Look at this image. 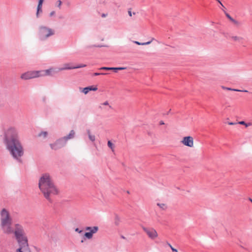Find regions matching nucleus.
<instances>
[{
  "instance_id": "nucleus-40",
  "label": "nucleus",
  "mask_w": 252,
  "mask_h": 252,
  "mask_svg": "<svg viewBox=\"0 0 252 252\" xmlns=\"http://www.w3.org/2000/svg\"><path fill=\"white\" fill-rule=\"evenodd\" d=\"M217 1H218V2H219L220 3V4L224 7V6L223 5L222 3L219 0H216Z\"/></svg>"
},
{
  "instance_id": "nucleus-2",
  "label": "nucleus",
  "mask_w": 252,
  "mask_h": 252,
  "mask_svg": "<svg viewBox=\"0 0 252 252\" xmlns=\"http://www.w3.org/2000/svg\"><path fill=\"white\" fill-rule=\"evenodd\" d=\"M38 187L44 197L50 203L53 202L52 196L57 195L59 192L58 189L48 174H44L40 178Z\"/></svg>"
},
{
  "instance_id": "nucleus-38",
  "label": "nucleus",
  "mask_w": 252,
  "mask_h": 252,
  "mask_svg": "<svg viewBox=\"0 0 252 252\" xmlns=\"http://www.w3.org/2000/svg\"><path fill=\"white\" fill-rule=\"evenodd\" d=\"M102 105H109V103H108V101H105V102H104V103H102Z\"/></svg>"
},
{
  "instance_id": "nucleus-37",
  "label": "nucleus",
  "mask_w": 252,
  "mask_h": 252,
  "mask_svg": "<svg viewBox=\"0 0 252 252\" xmlns=\"http://www.w3.org/2000/svg\"><path fill=\"white\" fill-rule=\"evenodd\" d=\"M101 47V46H95V45H91V46H87V48H91V47Z\"/></svg>"
},
{
  "instance_id": "nucleus-26",
  "label": "nucleus",
  "mask_w": 252,
  "mask_h": 252,
  "mask_svg": "<svg viewBox=\"0 0 252 252\" xmlns=\"http://www.w3.org/2000/svg\"><path fill=\"white\" fill-rule=\"evenodd\" d=\"M84 235L87 238L89 239H90L93 237V235L90 232H86Z\"/></svg>"
},
{
  "instance_id": "nucleus-21",
  "label": "nucleus",
  "mask_w": 252,
  "mask_h": 252,
  "mask_svg": "<svg viewBox=\"0 0 252 252\" xmlns=\"http://www.w3.org/2000/svg\"><path fill=\"white\" fill-rule=\"evenodd\" d=\"M120 222V218L117 214H115V223L116 225H119Z\"/></svg>"
},
{
  "instance_id": "nucleus-28",
  "label": "nucleus",
  "mask_w": 252,
  "mask_h": 252,
  "mask_svg": "<svg viewBox=\"0 0 252 252\" xmlns=\"http://www.w3.org/2000/svg\"><path fill=\"white\" fill-rule=\"evenodd\" d=\"M53 70V69L52 68H50V69H47L45 70V75H50L51 74V72Z\"/></svg>"
},
{
  "instance_id": "nucleus-24",
  "label": "nucleus",
  "mask_w": 252,
  "mask_h": 252,
  "mask_svg": "<svg viewBox=\"0 0 252 252\" xmlns=\"http://www.w3.org/2000/svg\"><path fill=\"white\" fill-rule=\"evenodd\" d=\"M115 67H102L99 68V70H114Z\"/></svg>"
},
{
  "instance_id": "nucleus-16",
  "label": "nucleus",
  "mask_w": 252,
  "mask_h": 252,
  "mask_svg": "<svg viewBox=\"0 0 252 252\" xmlns=\"http://www.w3.org/2000/svg\"><path fill=\"white\" fill-rule=\"evenodd\" d=\"M87 134H88V136L89 138V139L92 141V142H94L95 141V137L94 135H92L91 133V131L90 129H88L87 130Z\"/></svg>"
},
{
  "instance_id": "nucleus-15",
  "label": "nucleus",
  "mask_w": 252,
  "mask_h": 252,
  "mask_svg": "<svg viewBox=\"0 0 252 252\" xmlns=\"http://www.w3.org/2000/svg\"><path fill=\"white\" fill-rule=\"evenodd\" d=\"M225 14L227 18L229 19L235 25H238V21L234 19L228 13H226V12H225Z\"/></svg>"
},
{
  "instance_id": "nucleus-8",
  "label": "nucleus",
  "mask_w": 252,
  "mask_h": 252,
  "mask_svg": "<svg viewBox=\"0 0 252 252\" xmlns=\"http://www.w3.org/2000/svg\"><path fill=\"white\" fill-rule=\"evenodd\" d=\"M143 230L146 233L149 238L152 239H155L158 236V233L156 230L153 228H146L142 227Z\"/></svg>"
},
{
  "instance_id": "nucleus-13",
  "label": "nucleus",
  "mask_w": 252,
  "mask_h": 252,
  "mask_svg": "<svg viewBox=\"0 0 252 252\" xmlns=\"http://www.w3.org/2000/svg\"><path fill=\"white\" fill-rule=\"evenodd\" d=\"M86 230L87 231H90L89 232L91 233V234L93 235L94 234L96 233L98 230V227L97 226H94V227H87L86 228Z\"/></svg>"
},
{
  "instance_id": "nucleus-12",
  "label": "nucleus",
  "mask_w": 252,
  "mask_h": 252,
  "mask_svg": "<svg viewBox=\"0 0 252 252\" xmlns=\"http://www.w3.org/2000/svg\"><path fill=\"white\" fill-rule=\"evenodd\" d=\"M75 134V131L73 130H71L70 131L69 134H68L66 136L63 137V139L65 140V142H66L68 140L73 138L74 137Z\"/></svg>"
},
{
  "instance_id": "nucleus-41",
  "label": "nucleus",
  "mask_w": 252,
  "mask_h": 252,
  "mask_svg": "<svg viewBox=\"0 0 252 252\" xmlns=\"http://www.w3.org/2000/svg\"><path fill=\"white\" fill-rule=\"evenodd\" d=\"M235 124V123H233V122H229V123H228V125H234Z\"/></svg>"
},
{
  "instance_id": "nucleus-42",
  "label": "nucleus",
  "mask_w": 252,
  "mask_h": 252,
  "mask_svg": "<svg viewBox=\"0 0 252 252\" xmlns=\"http://www.w3.org/2000/svg\"><path fill=\"white\" fill-rule=\"evenodd\" d=\"M107 16L106 14L103 13L101 15L102 17H105Z\"/></svg>"
},
{
  "instance_id": "nucleus-3",
  "label": "nucleus",
  "mask_w": 252,
  "mask_h": 252,
  "mask_svg": "<svg viewBox=\"0 0 252 252\" xmlns=\"http://www.w3.org/2000/svg\"><path fill=\"white\" fill-rule=\"evenodd\" d=\"M12 220L9 212L3 209L0 212V226L3 233L9 234L13 231L12 227Z\"/></svg>"
},
{
  "instance_id": "nucleus-39",
  "label": "nucleus",
  "mask_w": 252,
  "mask_h": 252,
  "mask_svg": "<svg viewBox=\"0 0 252 252\" xmlns=\"http://www.w3.org/2000/svg\"><path fill=\"white\" fill-rule=\"evenodd\" d=\"M75 231L78 232V233H81L82 232V231L80 230L78 228L75 229Z\"/></svg>"
},
{
  "instance_id": "nucleus-45",
  "label": "nucleus",
  "mask_w": 252,
  "mask_h": 252,
  "mask_svg": "<svg viewBox=\"0 0 252 252\" xmlns=\"http://www.w3.org/2000/svg\"><path fill=\"white\" fill-rule=\"evenodd\" d=\"M249 200H250L252 203V199L251 198H249Z\"/></svg>"
},
{
  "instance_id": "nucleus-23",
  "label": "nucleus",
  "mask_w": 252,
  "mask_h": 252,
  "mask_svg": "<svg viewBox=\"0 0 252 252\" xmlns=\"http://www.w3.org/2000/svg\"><path fill=\"white\" fill-rule=\"evenodd\" d=\"M62 4V1L61 0H58L56 1L55 3V6L60 9H61Z\"/></svg>"
},
{
  "instance_id": "nucleus-46",
  "label": "nucleus",
  "mask_w": 252,
  "mask_h": 252,
  "mask_svg": "<svg viewBox=\"0 0 252 252\" xmlns=\"http://www.w3.org/2000/svg\"><path fill=\"white\" fill-rule=\"evenodd\" d=\"M121 238H123V239H125V237L124 236H122Z\"/></svg>"
},
{
  "instance_id": "nucleus-22",
  "label": "nucleus",
  "mask_w": 252,
  "mask_h": 252,
  "mask_svg": "<svg viewBox=\"0 0 252 252\" xmlns=\"http://www.w3.org/2000/svg\"><path fill=\"white\" fill-rule=\"evenodd\" d=\"M238 124L242 125L245 126L246 127H248L249 126H251L252 125V123H246L244 121H240L238 122Z\"/></svg>"
},
{
  "instance_id": "nucleus-11",
  "label": "nucleus",
  "mask_w": 252,
  "mask_h": 252,
  "mask_svg": "<svg viewBox=\"0 0 252 252\" xmlns=\"http://www.w3.org/2000/svg\"><path fill=\"white\" fill-rule=\"evenodd\" d=\"M75 69V66L72 65L71 63H65L62 68H59V70Z\"/></svg>"
},
{
  "instance_id": "nucleus-47",
  "label": "nucleus",
  "mask_w": 252,
  "mask_h": 252,
  "mask_svg": "<svg viewBox=\"0 0 252 252\" xmlns=\"http://www.w3.org/2000/svg\"><path fill=\"white\" fill-rule=\"evenodd\" d=\"M110 108H112V107L110 105H109Z\"/></svg>"
},
{
  "instance_id": "nucleus-32",
  "label": "nucleus",
  "mask_w": 252,
  "mask_h": 252,
  "mask_svg": "<svg viewBox=\"0 0 252 252\" xmlns=\"http://www.w3.org/2000/svg\"><path fill=\"white\" fill-rule=\"evenodd\" d=\"M106 74H107V73H106L95 72V73H94L93 75L94 76H98V75H106Z\"/></svg>"
},
{
  "instance_id": "nucleus-30",
  "label": "nucleus",
  "mask_w": 252,
  "mask_h": 252,
  "mask_svg": "<svg viewBox=\"0 0 252 252\" xmlns=\"http://www.w3.org/2000/svg\"><path fill=\"white\" fill-rule=\"evenodd\" d=\"M48 134V133L46 131H44V132H41L39 134V136H43L44 137H46L47 136Z\"/></svg>"
},
{
  "instance_id": "nucleus-43",
  "label": "nucleus",
  "mask_w": 252,
  "mask_h": 252,
  "mask_svg": "<svg viewBox=\"0 0 252 252\" xmlns=\"http://www.w3.org/2000/svg\"><path fill=\"white\" fill-rule=\"evenodd\" d=\"M159 124H160V125H164V123L163 121H160V122H159Z\"/></svg>"
},
{
  "instance_id": "nucleus-44",
  "label": "nucleus",
  "mask_w": 252,
  "mask_h": 252,
  "mask_svg": "<svg viewBox=\"0 0 252 252\" xmlns=\"http://www.w3.org/2000/svg\"><path fill=\"white\" fill-rule=\"evenodd\" d=\"M128 14L130 16H131L132 14H131V12L130 11H128Z\"/></svg>"
},
{
  "instance_id": "nucleus-27",
  "label": "nucleus",
  "mask_w": 252,
  "mask_h": 252,
  "mask_svg": "<svg viewBox=\"0 0 252 252\" xmlns=\"http://www.w3.org/2000/svg\"><path fill=\"white\" fill-rule=\"evenodd\" d=\"M42 8H41V7H37V11H36V17L38 18L39 17V14L40 13H42Z\"/></svg>"
},
{
  "instance_id": "nucleus-29",
  "label": "nucleus",
  "mask_w": 252,
  "mask_h": 252,
  "mask_svg": "<svg viewBox=\"0 0 252 252\" xmlns=\"http://www.w3.org/2000/svg\"><path fill=\"white\" fill-rule=\"evenodd\" d=\"M44 0H38V3L37 7H42V4Z\"/></svg>"
},
{
  "instance_id": "nucleus-34",
  "label": "nucleus",
  "mask_w": 252,
  "mask_h": 252,
  "mask_svg": "<svg viewBox=\"0 0 252 252\" xmlns=\"http://www.w3.org/2000/svg\"><path fill=\"white\" fill-rule=\"evenodd\" d=\"M115 71L116 72L118 70H123L126 69L125 67H115Z\"/></svg>"
},
{
  "instance_id": "nucleus-7",
  "label": "nucleus",
  "mask_w": 252,
  "mask_h": 252,
  "mask_svg": "<svg viewBox=\"0 0 252 252\" xmlns=\"http://www.w3.org/2000/svg\"><path fill=\"white\" fill-rule=\"evenodd\" d=\"M66 143L65 140L62 137L56 140L55 143L50 144V146L52 150H57L64 147Z\"/></svg>"
},
{
  "instance_id": "nucleus-5",
  "label": "nucleus",
  "mask_w": 252,
  "mask_h": 252,
  "mask_svg": "<svg viewBox=\"0 0 252 252\" xmlns=\"http://www.w3.org/2000/svg\"><path fill=\"white\" fill-rule=\"evenodd\" d=\"M55 30L45 26H40L38 30V38L41 41L47 39L55 34Z\"/></svg>"
},
{
  "instance_id": "nucleus-20",
  "label": "nucleus",
  "mask_w": 252,
  "mask_h": 252,
  "mask_svg": "<svg viewBox=\"0 0 252 252\" xmlns=\"http://www.w3.org/2000/svg\"><path fill=\"white\" fill-rule=\"evenodd\" d=\"M19 245L20 246V248L17 250L16 252H23V251H22V250L23 249L24 250L26 248H27L28 247V243L27 242V246H24V245H22L20 244H19Z\"/></svg>"
},
{
  "instance_id": "nucleus-4",
  "label": "nucleus",
  "mask_w": 252,
  "mask_h": 252,
  "mask_svg": "<svg viewBox=\"0 0 252 252\" xmlns=\"http://www.w3.org/2000/svg\"><path fill=\"white\" fill-rule=\"evenodd\" d=\"M11 233H14L15 238L18 244L22 245L27 246L28 239L26 236L23 226L19 224L16 223L14 225V228Z\"/></svg>"
},
{
  "instance_id": "nucleus-48",
  "label": "nucleus",
  "mask_w": 252,
  "mask_h": 252,
  "mask_svg": "<svg viewBox=\"0 0 252 252\" xmlns=\"http://www.w3.org/2000/svg\"><path fill=\"white\" fill-rule=\"evenodd\" d=\"M177 252H178L177 251Z\"/></svg>"
},
{
  "instance_id": "nucleus-19",
  "label": "nucleus",
  "mask_w": 252,
  "mask_h": 252,
  "mask_svg": "<svg viewBox=\"0 0 252 252\" xmlns=\"http://www.w3.org/2000/svg\"><path fill=\"white\" fill-rule=\"evenodd\" d=\"M231 39L234 41H238L239 42H241L243 40L242 37H241L240 36H232Z\"/></svg>"
},
{
  "instance_id": "nucleus-14",
  "label": "nucleus",
  "mask_w": 252,
  "mask_h": 252,
  "mask_svg": "<svg viewBox=\"0 0 252 252\" xmlns=\"http://www.w3.org/2000/svg\"><path fill=\"white\" fill-rule=\"evenodd\" d=\"M221 87L222 89L225 90H227V91L248 92V91H247V90H238V89H232L230 88L224 87L223 86H222Z\"/></svg>"
},
{
  "instance_id": "nucleus-9",
  "label": "nucleus",
  "mask_w": 252,
  "mask_h": 252,
  "mask_svg": "<svg viewBox=\"0 0 252 252\" xmlns=\"http://www.w3.org/2000/svg\"><path fill=\"white\" fill-rule=\"evenodd\" d=\"M181 142L184 145L189 147H192L193 146V139L190 136L184 137Z\"/></svg>"
},
{
  "instance_id": "nucleus-10",
  "label": "nucleus",
  "mask_w": 252,
  "mask_h": 252,
  "mask_svg": "<svg viewBox=\"0 0 252 252\" xmlns=\"http://www.w3.org/2000/svg\"><path fill=\"white\" fill-rule=\"evenodd\" d=\"M97 90V88L96 86H89V87L84 88L82 90V92L83 93H84L85 94H87L89 91H95Z\"/></svg>"
},
{
  "instance_id": "nucleus-18",
  "label": "nucleus",
  "mask_w": 252,
  "mask_h": 252,
  "mask_svg": "<svg viewBox=\"0 0 252 252\" xmlns=\"http://www.w3.org/2000/svg\"><path fill=\"white\" fill-rule=\"evenodd\" d=\"M157 205L162 210H165L167 208L166 204L162 203H158Z\"/></svg>"
},
{
  "instance_id": "nucleus-25",
  "label": "nucleus",
  "mask_w": 252,
  "mask_h": 252,
  "mask_svg": "<svg viewBox=\"0 0 252 252\" xmlns=\"http://www.w3.org/2000/svg\"><path fill=\"white\" fill-rule=\"evenodd\" d=\"M108 146L112 150V151H114V144L110 141H108Z\"/></svg>"
},
{
  "instance_id": "nucleus-1",
  "label": "nucleus",
  "mask_w": 252,
  "mask_h": 252,
  "mask_svg": "<svg viewBox=\"0 0 252 252\" xmlns=\"http://www.w3.org/2000/svg\"><path fill=\"white\" fill-rule=\"evenodd\" d=\"M4 142L13 158L21 161L24 149L19 140L18 132L15 128L10 127L4 131Z\"/></svg>"
},
{
  "instance_id": "nucleus-33",
  "label": "nucleus",
  "mask_w": 252,
  "mask_h": 252,
  "mask_svg": "<svg viewBox=\"0 0 252 252\" xmlns=\"http://www.w3.org/2000/svg\"><path fill=\"white\" fill-rule=\"evenodd\" d=\"M85 66H86V64H79L78 65L75 66V69L76 68H81V67H85Z\"/></svg>"
},
{
  "instance_id": "nucleus-17",
  "label": "nucleus",
  "mask_w": 252,
  "mask_h": 252,
  "mask_svg": "<svg viewBox=\"0 0 252 252\" xmlns=\"http://www.w3.org/2000/svg\"><path fill=\"white\" fill-rule=\"evenodd\" d=\"M154 40H155V38H152L151 41H149L147 42L140 43L138 41H134V42L137 45H148V44H150L152 42V41H153Z\"/></svg>"
},
{
  "instance_id": "nucleus-6",
  "label": "nucleus",
  "mask_w": 252,
  "mask_h": 252,
  "mask_svg": "<svg viewBox=\"0 0 252 252\" xmlns=\"http://www.w3.org/2000/svg\"><path fill=\"white\" fill-rule=\"evenodd\" d=\"M41 71H28L23 73L21 76V78L24 80H28L41 76Z\"/></svg>"
},
{
  "instance_id": "nucleus-35",
  "label": "nucleus",
  "mask_w": 252,
  "mask_h": 252,
  "mask_svg": "<svg viewBox=\"0 0 252 252\" xmlns=\"http://www.w3.org/2000/svg\"><path fill=\"white\" fill-rule=\"evenodd\" d=\"M55 14H56V12L55 11H52L50 13H49V17H52L54 16L55 15Z\"/></svg>"
},
{
  "instance_id": "nucleus-31",
  "label": "nucleus",
  "mask_w": 252,
  "mask_h": 252,
  "mask_svg": "<svg viewBox=\"0 0 252 252\" xmlns=\"http://www.w3.org/2000/svg\"><path fill=\"white\" fill-rule=\"evenodd\" d=\"M168 246L171 248L173 252H177V250L174 248L170 243H167Z\"/></svg>"
},
{
  "instance_id": "nucleus-36",
  "label": "nucleus",
  "mask_w": 252,
  "mask_h": 252,
  "mask_svg": "<svg viewBox=\"0 0 252 252\" xmlns=\"http://www.w3.org/2000/svg\"><path fill=\"white\" fill-rule=\"evenodd\" d=\"M23 252H32L30 250L29 246L27 248H26L24 251Z\"/></svg>"
}]
</instances>
